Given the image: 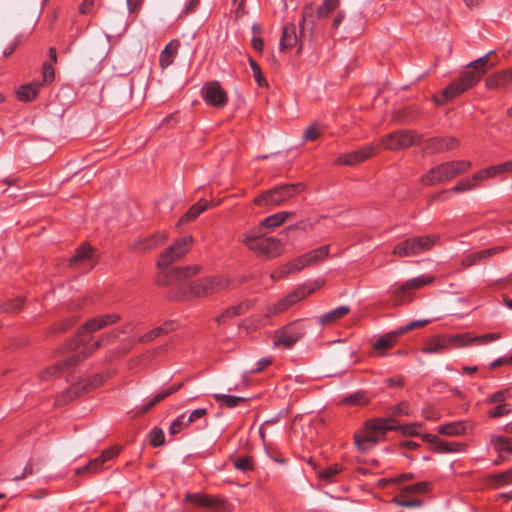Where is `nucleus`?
Returning <instances> with one entry per match:
<instances>
[{"instance_id":"1","label":"nucleus","mask_w":512,"mask_h":512,"mask_svg":"<svg viewBox=\"0 0 512 512\" xmlns=\"http://www.w3.org/2000/svg\"><path fill=\"white\" fill-rule=\"evenodd\" d=\"M99 329V324L94 319L86 322L80 332L77 335L75 340H72L68 344V350L72 353L64 363H59L53 368L47 369L43 373L44 378L52 377L61 372L65 367H72L80 360L88 357L92 352H94L97 348L101 346L100 341L95 342L94 344H88V339L85 338L84 333H92Z\"/></svg>"},{"instance_id":"2","label":"nucleus","mask_w":512,"mask_h":512,"mask_svg":"<svg viewBox=\"0 0 512 512\" xmlns=\"http://www.w3.org/2000/svg\"><path fill=\"white\" fill-rule=\"evenodd\" d=\"M416 425L398 426L393 418H379L366 423L363 434H355V444L361 451H367L382 439L387 431L400 430L405 435H416Z\"/></svg>"},{"instance_id":"3","label":"nucleus","mask_w":512,"mask_h":512,"mask_svg":"<svg viewBox=\"0 0 512 512\" xmlns=\"http://www.w3.org/2000/svg\"><path fill=\"white\" fill-rule=\"evenodd\" d=\"M470 167L471 162L466 160L442 163L423 175L421 182L424 185L444 183L467 171Z\"/></svg>"},{"instance_id":"4","label":"nucleus","mask_w":512,"mask_h":512,"mask_svg":"<svg viewBox=\"0 0 512 512\" xmlns=\"http://www.w3.org/2000/svg\"><path fill=\"white\" fill-rule=\"evenodd\" d=\"M242 242L252 251L267 258L279 256L283 249L279 239L264 237L261 231L253 230L251 235L245 236Z\"/></svg>"},{"instance_id":"5","label":"nucleus","mask_w":512,"mask_h":512,"mask_svg":"<svg viewBox=\"0 0 512 512\" xmlns=\"http://www.w3.org/2000/svg\"><path fill=\"white\" fill-rule=\"evenodd\" d=\"M303 189L304 185L301 183L282 185L266 191L255 199V203L259 206H280Z\"/></svg>"},{"instance_id":"6","label":"nucleus","mask_w":512,"mask_h":512,"mask_svg":"<svg viewBox=\"0 0 512 512\" xmlns=\"http://www.w3.org/2000/svg\"><path fill=\"white\" fill-rule=\"evenodd\" d=\"M433 281V276L422 275L406 281L399 287L390 288L389 293L392 296V304L398 306L410 303L413 298L411 290L420 289L423 286L431 284Z\"/></svg>"},{"instance_id":"7","label":"nucleus","mask_w":512,"mask_h":512,"mask_svg":"<svg viewBox=\"0 0 512 512\" xmlns=\"http://www.w3.org/2000/svg\"><path fill=\"white\" fill-rule=\"evenodd\" d=\"M329 253V246H322L316 250L298 257L295 261L284 265L279 272L271 275L272 279H279L294 271H300L306 266L314 265L323 260Z\"/></svg>"},{"instance_id":"8","label":"nucleus","mask_w":512,"mask_h":512,"mask_svg":"<svg viewBox=\"0 0 512 512\" xmlns=\"http://www.w3.org/2000/svg\"><path fill=\"white\" fill-rule=\"evenodd\" d=\"M492 55H494L493 51L469 64L472 70L465 71L459 80L466 90L473 87L481 79L483 74L496 65L495 62H490Z\"/></svg>"},{"instance_id":"9","label":"nucleus","mask_w":512,"mask_h":512,"mask_svg":"<svg viewBox=\"0 0 512 512\" xmlns=\"http://www.w3.org/2000/svg\"><path fill=\"white\" fill-rule=\"evenodd\" d=\"M229 284V279L225 276H216L201 279L190 287V295L193 297L210 296L225 289Z\"/></svg>"},{"instance_id":"10","label":"nucleus","mask_w":512,"mask_h":512,"mask_svg":"<svg viewBox=\"0 0 512 512\" xmlns=\"http://www.w3.org/2000/svg\"><path fill=\"white\" fill-rule=\"evenodd\" d=\"M430 323V320H415L406 324L404 326L399 327L397 330L391 331L382 335L373 345V348L376 351L381 353L382 350L389 349L393 347L396 343L397 338L409 331L414 329L422 328Z\"/></svg>"},{"instance_id":"11","label":"nucleus","mask_w":512,"mask_h":512,"mask_svg":"<svg viewBox=\"0 0 512 512\" xmlns=\"http://www.w3.org/2000/svg\"><path fill=\"white\" fill-rule=\"evenodd\" d=\"M323 285V281H316L311 286H302L287 295L284 299L279 301L277 304H274L271 306L268 310V314H277L284 310H286L288 307L294 305L298 301L304 299L308 295L312 294L314 291H316L318 288H320Z\"/></svg>"},{"instance_id":"12","label":"nucleus","mask_w":512,"mask_h":512,"mask_svg":"<svg viewBox=\"0 0 512 512\" xmlns=\"http://www.w3.org/2000/svg\"><path fill=\"white\" fill-rule=\"evenodd\" d=\"M199 266H189L183 268H175L172 270L169 276V285H178V289L181 291L183 296L190 297V287L195 282H189L190 278L199 272Z\"/></svg>"},{"instance_id":"13","label":"nucleus","mask_w":512,"mask_h":512,"mask_svg":"<svg viewBox=\"0 0 512 512\" xmlns=\"http://www.w3.org/2000/svg\"><path fill=\"white\" fill-rule=\"evenodd\" d=\"M305 333V329L298 322H292L279 329L274 334V345L291 348Z\"/></svg>"},{"instance_id":"14","label":"nucleus","mask_w":512,"mask_h":512,"mask_svg":"<svg viewBox=\"0 0 512 512\" xmlns=\"http://www.w3.org/2000/svg\"><path fill=\"white\" fill-rule=\"evenodd\" d=\"M191 243V236H186L183 239L177 241L161 255V258L158 261V266L165 267L170 263L181 259L189 251Z\"/></svg>"},{"instance_id":"15","label":"nucleus","mask_w":512,"mask_h":512,"mask_svg":"<svg viewBox=\"0 0 512 512\" xmlns=\"http://www.w3.org/2000/svg\"><path fill=\"white\" fill-rule=\"evenodd\" d=\"M416 141L412 130H393L384 139V145L389 149L405 148Z\"/></svg>"},{"instance_id":"16","label":"nucleus","mask_w":512,"mask_h":512,"mask_svg":"<svg viewBox=\"0 0 512 512\" xmlns=\"http://www.w3.org/2000/svg\"><path fill=\"white\" fill-rule=\"evenodd\" d=\"M97 259L95 250L87 244H82L76 250V254L70 259V266L90 269L96 264Z\"/></svg>"},{"instance_id":"17","label":"nucleus","mask_w":512,"mask_h":512,"mask_svg":"<svg viewBox=\"0 0 512 512\" xmlns=\"http://www.w3.org/2000/svg\"><path fill=\"white\" fill-rule=\"evenodd\" d=\"M466 336H452V337H444V336H436L434 338L429 339L424 347L422 348V352L425 354H438L443 352L450 343H458L460 346V342Z\"/></svg>"},{"instance_id":"18","label":"nucleus","mask_w":512,"mask_h":512,"mask_svg":"<svg viewBox=\"0 0 512 512\" xmlns=\"http://www.w3.org/2000/svg\"><path fill=\"white\" fill-rule=\"evenodd\" d=\"M202 94L206 103L214 107H222L227 102V95L217 82L207 84L203 88Z\"/></svg>"},{"instance_id":"19","label":"nucleus","mask_w":512,"mask_h":512,"mask_svg":"<svg viewBox=\"0 0 512 512\" xmlns=\"http://www.w3.org/2000/svg\"><path fill=\"white\" fill-rule=\"evenodd\" d=\"M438 239L439 237L435 235L409 238L408 241L411 257L430 250Z\"/></svg>"},{"instance_id":"20","label":"nucleus","mask_w":512,"mask_h":512,"mask_svg":"<svg viewBox=\"0 0 512 512\" xmlns=\"http://www.w3.org/2000/svg\"><path fill=\"white\" fill-rule=\"evenodd\" d=\"M372 154V150L370 148H364L359 151L352 152L350 154L340 155L336 159L337 164L352 166L363 162L368 159Z\"/></svg>"},{"instance_id":"21","label":"nucleus","mask_w":512,"mask_h":512,"mask_svg":"<svg viewBox=\"0 0 512 512\" xmlns=\"http://www.w3.org/2000/svg\"><path fill=\"white\" fill-rule=\"evenodd\" d=\"M458 141L451 137H434L427 141V146L433 152H444L452 149L457 145Z\"/></svg>"},{"instance_id":"22","label":"nucleus","mask_w":512,"mask_h":512,"mask_svg":"<svg viewBox=\"0 0 512 512\" xmlns=\"http://www.w3.org/2000/svg\"><path fill=\"white\" fill-rule=\"evenodd\" d=\"M293 215H294L293 212L283 211V212H278L276 214L268 216L261 222L260 226L256 230L262 232V230L264 228H269V229L276 228V227L280 226L281 224H283L289 217H291Z\"/></svg>"},{"instance_id":"23","label":"nucleus","mask_w":512,"mask_h":512,"mask_svg":"<svg viewBox=\"0 0 512 512\" xmlns=\"http://www.w3.org/2000/svg\"><path fill=\"white\" fill-rule=\"evenodd\" d=\"M512 172V160L503 164L491 166L473 176V180H483L486 178L493 177L500 173Z\"/></svg>"},{"instance_id":"24","label":"nucleus","mask_w":512,"mask_h":512,"mask_svg":"<svg viewBox=\"0 0 512 512\" xmlns=\"http://www.w3.org/2000/svg\"><path fill=\"white\" fill-rule=\"evenodd\" d=\"M176 324L174 321H167L163 325L156 327L149 332L145 333L139 338V342L145 343L153 341L155 338L167 334L173 330H175Z\"/></svg>"},{"instance_id":"25","label":"nucleus","mask_w":512,"mask_h":512,"mask_svg":"<svg viewBox=\"0 0 512 512\" xmlns=\"http://www.w3.org/2000/svg\"><path fill=\"white\" fill-rule=\"evenodd\" d=\"M298 42V37L296 34V28L294 25H286L283 28V33L280 40V50L283 52L285 50L291 49Z\"/></svg>"},{"instance_id":"26","label":"nucleus","mask_w":512,"mask_h":512,"mask_svg":"<svg viewBox=\"0 0 512 512\" xmlns=\"http://www.w3.org/2000/svg\"><path fill=\"white\" fill-rule=\"evenodd\" d=\"M500 250H501V248H491V249L483 250L480 252H476L474 254L467 255L466 257L463 258L462 265L465 267H470V266L479 264L482 262V260L490 258L491 256H493Z\"/></svg>"},{"instance_id":"27","label":"nucleus","mask_w":512,"mask_h":512,"mask_svg":"<svg viewBox=\"0 0 512 512\" xmlns=\"http://www.w3.org/2000/svg\"><path fill=\"white\" fill-rule=\"evenodd\" d=\"M465 90V87L460 83V81L454 82L444 89L442 95L435 96L434 101L437 105H441L444 101L454 98Z\"/></svg>"},{"instance_id":"28","label":"nucleus","mask_w":512,"mask_h":512,"mask_svg":"<svg viewBox=\"0 0 512 512\" xmlns=\"http://www.w3.org/2000/svg\"><path fill=\"white\" fill-rule=\"evenodd\" d=\"M349 312L350 308L348 306H340L320 316L318 322L322 325H329L343 318Z\"/></svg>"},{"instance_id":"29","label":"nucleus","mask_w":512,"mask_h":512,"mask_svg":"<svg viewBox=\"0 0 512 512\" xmlns=\"http://www.w3.org/2000/svg\"><path fill=\"white\" fill-rule=\"evenodd\" d=\"M178 47V41H171L168 45H166L160 55L161 67H168L173 62V58L177 53Z\"/></svg>"},{"instance_id":"30","label":"nucleus","mask_w":512,"mask_h":512,"mask_svg":"<svg viewBox=\"0 0 512 512\" xmlns=\"http://www.w3.org/2000/svg\"><path fill=\"white\" fill-rule=\"evenodd\" d=\"M467 425L465 422H452L439 427V433L447 436H457L466 432Z\"/></svg>"},{"instance_id":"31","label":"nucleus","mask_w":512,"mask_h":512,"mask_svg":"<svg viewBox=\"0 0 512 512\" xmlns=\"http://www.w3.org/2000/svg\"><path fill=\"white\" fill-rule=\"evenodd\" d=\"M340 5V0H323L322 4L316 10V18L324 19L328 17Z\"/></svg>"},{"instance_id":"32","label":"nucleus","mask_w":512,"mask_h":512,"mask_svg":"<svg viewBox=\"0 0 512 512\" xmlns=\"http://www.w3.org/2000/svg\"><path fill=\"white\" fill-rule=\"evenodd\" d=\"M104 469V463L99 457L90 460L85 466L76 469L77 475L95 474Z\"/></svg>"},{"instance_id":"33","label":"nucleus","mask_w":512,"mask_h":512,"mask_svg":"<svg viewBox=\"0 0 512 512\" xmlns=\"http://www.w3.org/2000/svg\"><path fill=\"white\" fill-rule=\"evenodd\" d=\"M464 336L466 337L460 342V346H465L472 342H477L478 344H486L490 341L498 340L501 337L499 333H489L482 336H476L474 338H471L466 334Z\"/></svg>"},{"instance_id":"34","label":"nucleus","mask_w":512,"mask_h":512,"mask_svg":"<svg viewBox=\"0 0 512 512\" xmlns=\"http://www.w3.org/2000/svg\"><path fill=\"white\" fill-rule=\"evenodd\" d=\"M39 86V84H28L21 86L17 92L18 98L21 101L33 100L38 93Z\"/></svg>"},{"instance_id":"35","label":"nucleus","mask_w":512,"mask_h":512,"mask_svg":"<svg viewBox=\"0 0 512 512\" xmlns=\"http://www.w3.org/2000/svg\"><path fill=\"white\" fill-rule=\"evenodd\" d=\"M208 208V203L207 202H199L195 205H193L189 210L188 212L182 216V218L180 219V222L182 223H186V222H189V221H192L194 220L195 218H197L202 212H204L206 209Z\"/></svg>"},{"instance_id":"36","label":"nucleus","mask_w":512,"mask_h":512,"mask_svg":"<svg viewBox=\"0 0 512 512\" xmlns=\"http://www.w3.org/2000/svg\"><path fill=\"white\" fill-rule=\"evenodd\" d=\"M393 502L406 508H419L422 506V501L419 498L411 497L410 495L402 496V492L393 499Z\"/></svg>"},{"instance_id":"37","label":"nucleus","mask_w":512,"mask_h":512,"mask_svg":"<svg viewBox=\"0 0 512 512\" xmlns=\"http://www.w3.org/2000/svg\"><path fill=\"white\" fill-rule=\"evenodd\" d=\"M431 484L429 482H420L413 485H407L402 487V496L412 495V494H423L426 493L430 489Z\"/></svg>"},{"instance_id":"38","label":"nucleus","mask_w":512,"mask_h":512,"mask_svg":"<svg viewBox=\"0 0 512 512\" xmlns=\"http://www.w3.org/2000/svg\"><path fill=\"white\" fill-rule=\"evenodd\" d=\"M464 444L458 442H436V451L440 453L461 452Z\"/></svg>"},{"instance_id":"39","label":"nucleus","mask_w":512,"mask_h":512,"mask_svg":"<svg viewBox=\"0 0 512 512\" xmlns=\"http://www.w3.org/2000/svg\"><path fill=\"white\" fill-rule=\"evenodd\" d=\"M313 17V6L311 3H309L303 8L302 20L300 22L301 29H304V26L307 25L310 26L311 30H313L316 26Z\"/></svg>"},{"instance_id":"40","label":"nucleus","mask_w":512,"mask_h":512,"mask_svg":"<svg viewBox=\"0 0 512 512\" xmlns=\"http://www.w3.org/2000/svg\"><path fill=\"white\" fill-rule=\"evenodd\" d=\"M214 398L216 401L221 404L226 405L229 408H233L238 405L240 402H244L246 399L238 396H231L226 394H214Z\"/></svg>"},{"instance_id":"41","label":"nucleus","mask_w":512,"mask_h":512,"mask_svg":"<svg viewBox=\"0 0 512 512\" xmlns=\"http://www.w3.org/2000/svg\"><path fill=\"white\" fill-rule=\"evenodd\" d=\"M247 307H248V305L244 304V303L234 306V307H230L225 312H223L220 315V317L217 318V321L224 322L226 319H229L238 314H241Z\"/></svg>"},{"instance_id":"42","label":"nucleus","mask_w":512,"mask_h":512,"mask_svg":"<svg viewBox=\"0 0 512 512\" xmlns=\"http://www.w3.org/2000/svg\"><path fill=\"white\" fill-rule=\"evenodd\" d=\"M491 442L496 451H507L510 449L511 440L503 436H493Z\"/></svg>"},{"instance_id":"43","label":"nucleus","mask_w":512,"mask_h":512,"mask_svg":"<svg viewBox=\"0 0 512 512\" xmlns=\"http://www.w3.org/2000/svg\"><path fill=\"white\" fill-rule=\"evenodd\" d=\"M339 472H340V467L338 465H332V466L326 467L323 470H320L318 472V476L322 480L331 482V481H333L334 476L337 475Z\"/></svg>"},{"instance_id":"44","label":"nucleus","mask_w":512,"mask_h":512,"mask_svg":"<svg viewBox=\"0 0 512 512\" xmlns=\"http://www.w3.org/2000/svg\"><path fill=\"white\" fill-rule=\"evenodd\" d=\"M150 443L154 447H159L165 442V435L161 428L155 427L150 432Z\"/></svg>"},{"instance_id":"45","label":"nucleus","mask_w":512,"mask_h":512,"mask_svg":"<svg viewBox=\"0 0 512 512\" xmlns=\"http://www.w3.org/2000/svg\"><path fill=\"white\" fill-rule=\"evenodd\" d=\"M392 253L398 257H411L408 239L396 244Z\"/></svg>"},{"instance_id":"46","label":"nucleus","mask_w":512,"mask_h":512,"mask_svg":"<svg viewBox=\"0 0 512 512\" xmlns=\"http://www.w3.org/2000/svg\"><path fill=\"white\" fill-rule=\"evenodd\" d=\"M249 64H250V67L253 71L254 78L257 81L258 85L261 87L266 86L267 82L261 72L259 65L251 58L249 59Z\"/></svg>"},{"instance_id":"47","label":"nucleus","mask_w":512,"mask_h":512,"mask_svg":"<svg viewBox=\"0 0 512 512\" xmlns=\"http://www.w3.org/2000/svg\"><path fill=\"white\" fill-rule=\"evenodd\" d=\"M121 451L120 446H113L104 450L99 458L105 464L107 461L114 459Z\"/></svg>"},{"instance_id":"48","label":"nucleus","mask_w":512,"mask_h":512,"mask_svg":"<svg viewBox=\"0 0 512 512\" xmlns=\"http://www.w3.org/2000/svg\"><path fill=\"white\" fill-rule=\"evenodd\" d=\"M119 319H120V316L117 314H109V315H104V316L95 318V320L99 324V329H102L108 325H111V324L117 322Z\"/></svg>"},{"instance_id":"49","label":"nucleus","mask_w":512,"mask_h":512,"mask_svg":"<svg viewBox=\"0 0 512 512\" xmlns=\"http://www.w3.org/2000/svg\"><path fill=\"white\" fill-rule=\"evenodd\" d=\"M189 424H186L185 415H180L177 417L170 425L169 432L170 434H177L181 431L183 427L188 426Z\"/></svg>"},{"instance_id":"50","label":"nucleus","mask_w":512,"mask_h":512,"mask_svg":"<svg viewBox=\"0 0 512 512\" xmlns=\"http://www.w3.org/2000/svg\"><path fill=\"white\" fill-rule=\"evenodd\" d=\"M344 404L349 405H362L367 402V399L365 398L364 394L362 393H355L350 395L349 397H346L342 401Z\"/></svg>"},{"instance_id":"51","label":"nucleus","mask_w":512,"mask_h":512,"mask_svg":"<svg viewBox=\"0 0 512 512\" xmlns=\"http://www.w3.org/2000/svg\"><path fill=\"white\" fill-rule=\"evenodd\" d=\"M478 181L479 180H473V178L462 180L453 188V191L463 192V191L471 190L475 187L476 182H478Z\"/></svg>"},{"instance_id":"52","label":"nucleus","mask_w":512,"mask_h":512,"mask_svg":"<svg viewBox=\"0 0 512 512\" xmlns=\"http://www.w3.org/2000/svg\"><path fill=\"white\" fill-rule=\"evenodd\" d=\"M510 397H512V390L508 388V389H504V390L494 393L491 396L490 401L492 403H498V402L502 403L503 401H505L507 398H510Z\"/></svg>"},{"instance_id":"53","label":"nucleus","mask_w":512,"mask_h":512,"mask_svg":"<svg viewBox=\"0 0 512 512\" xmlns=\"http://www.w3.org/2000/svg\"><path fill=\"white\" fill-rule=\"evenodd\" d=\"M493 479L499 486L510 483L512 481V469L494 476Z\"/></svg>"},{"instance_id":"54","label":"nucleus","mask_w":512,"mask_h":512,"mask_svg":"<svg viewBox=\"0 0 512 512\" xmlns=\"http://www.w3.org/2000/svg\"><path fill=\"white\" fill-rule=\"evenodd\" d=\"M22 304H23L22 298H16L13 301H10L9 303L4 304L3 310L5 312H15L22 307Z\"/></svg>"},{"instance_id":"55","label":"nucleus","mask_w":512,"mask_h":512,"mask_svg":"<svg viewBox=\"0 0 512 512\" xmlns=\"http://www.w3.org/2000/svg\"><path fill=\"white\" fill-rule=\"evenodd\" d=\"M233 462L234 466L239 470L247 471L251 469V460L248 457L236 458Z\"/></svg>"},{"instance_id":"56","label":"nucleus","mask_w":512,"mask_h":512,"mask_svg":"<svg viewBox=\"0 0 512 512\" xmlns=\"http://www.w3.org/2000/svg\"><path fill=\"white\" fill-rule=\"evenodd\" d=\"M510 412V408L508 407L507 404H499L497 405L493 411L490 412V416L491 417H494V418H497V417H500V416H503V415H506Z\"/></svg>"},{"instance_id":"57","label":"nucleus","mask_w":512,"mask_h":512,"mask_svg":"<svg viewBox=\"0 0 512 512\" xmlns=\"http://www.w3.org/2000/svg\"><path fill=\"white\" fill-rule=\"evenodd\" d=\"M501 87H507L512 83V70L498 72Z\"/></svg>"},{"instance_id":"58","label":"nucleus","mask_w":512,"mask_h":512,"mask_svg":"<svg viewBox=\"0 0 512 512\" xmlns=\"http://www.w3.org/2000/svg\"><path fill=\"white\" fill-rule=\"evenodd\" d=\"M486 86L489 89L502 88L501 84H500V78H499L498 72L494 73L493 75L489 76L486 79Z\"/></svg>"},{"instance_id":"59","label":"nucleus","mask_w":512,"mask_h":512,"mask_svg":"<svg viewBox=\"0 0 512 512\" xmlns=\"http://www.w3.org/2000/svg\"><path fill=\"white\" fill-rule=\"evenodd\" d=\"M206 414H207V410L206 409H204V408L196 409L186 419V424H191L194 421H196L197 419H199L201 417H204Z\"/></svg>"},{"instance_id":"60","label":"nucleus","mask_w":512,"mask_h":512,"mask_svg":"<svg viewBox=\"0 0 512 512\" xmlns=\"http://www.w3.org/2000/svg\"><path fill=\"white\" fill-rule=\"evenodd\" d=\"M160 401H162V397L159 396L158 394L153 398L151 399L147 404L143 405L140 410H139V413L140 414H144L146 412H148L150 409H152L155 405H157Z\"/></svg>"},{"instance_id":"61","label":"nucleus","mask_w":512,"mask_h":512,"mask_svg":"<svg viewBox=\"0 0 512 512\" xmlns=\"http://www.w3.org/2000/svg\"><path fill=\"white\" fill-rule=\"evenodd\" d=\"M413 117L411 112L407 110H403L397 113V123L407 125L409 124V120Z\"/></svg>"},{"instance_id":"62","label":"nucleus","mask_w":512,"mask_h":512,"mask_svg":"<svg viewBox=\"0 0 512 512\" xmlns=\"http://www.w3.org/2000/svg\"><path fill=\"white\" fill-rule=\"evenodd\" d=\"M43 78L45 82H51L54 79V69L50 64H44Z\"/></svg>"},{"instance_id":"63","label":"nucleus","mask_w":512,"mask_h":512,"mask_svg":"<svg viewBox=\"0 0 512 512\" xmlns=\"http://www.w3.org/2000/svg\"><path fill=\"white\" fill-rule=\"evenodd\" d=\"M183 385H184L183 383L175 384V385L171 386L169 389L160 392L158 395L162 397V400H164L168 396L179 391L183 387Z\"/></svg>"},{"instance_id":"64","label":"nucleus","mask_w":512,"mask_h":512,"mask_svg":"<svg viewBox=\"0 0 512 512\" xmlns=\"http://www.w3.org/2000/svg\"><path fill=\"white\" fill-rule=\"evenodd\" d=\"M320 137V130H306L303 139L305 141H314Z\"/></svg>"}]
</instances>
